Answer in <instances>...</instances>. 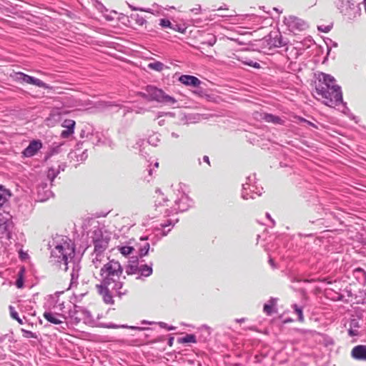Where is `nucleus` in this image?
I'll list each match as a JSON object with an SVG mask.
<instances>
[{"label": "nucleus", "instance_id": "f257e3e1", "mask_svg": "<svg viewBox=\"0 0 366 366\" xmlns=\"http://www.w3.org/2000/svg\"><path fill=\"white\" fill-rule=\"evenodd\" d=\"M74 247L73 244H71L66 241L58 244L51 251V257L54 258L55 261L57 262H62L64 266V270H67L70 267H71L72 271L70 274V286L77 284L79 274L81 269L79 262H76L74 259Z\"/></svg>", "mask_w": 366, "mask_h": 366}, {"label": "nucleus", "instance_id": "f03ea898", "mask_svg": "<svg viewBox=\"0 0 366 366\" xmlns=\"http://www.w3.org/2000/svg\"><path fill=\"white\" fill-rule=\"evenodd\" d=\"M316 92L324 99L323 102L326 105L335 107L342 104L345 107L342 100L341 87L335 84V79L332 76L322 73L319 83L316 86Z\"/></svg>", "mask_w": 366, "mask_h": 366}, {"label": "nucleus", "instance_id": "7ed1b4c3", "mask_svg": "<svg viewBox=\"0 0 366 366\" xmlns=\"http://www.w3.org/2000/svg\"><path fill=\"white\" fill-rule=\"evenodd\" d=\"M123 268L118 261L109 260L101 267L100 276L101 283L104 286H112L115 290V293L119 297L126 295L127 290L123 288L124 282L126 277L122 276Z\"/></svg>", "mask_w": 366, "mask_h": 366}, {"label": "nucleus", "instance_id": "20e7f679", "mask_svg": "<svg viewBox=\"0 0 366 366\" xmlns=\"http://www.w3.org/2000/svg\"><path fill=\"white\" fill-rule=\"evenodd\" d=\"M142 97L149 101H155L165 105L178 107L177 101L172 97L167 94L162 89L152 85L146 86Z\"/></svg>", "mask_w": 366, "mask_h": 366}, {"label": "nucleus", "instance_id": "39448f33", "mask_svg": "<svg viewBox=\"0 0 366 366\" xmlns=\"http://www.w3.org/2000/svg\"><path fill=\"white\" fill-rule=\"evenodd\" d=\"M142 97L149 101H155L165 105L178 107L177 101L172 97L167 94L162 89L152 85L146 86Z\"/></svg>", "mask_w": 366, "mask_h": 366}, {"label": "nucleus", "instance_id": "423d86ee", "mask_svg": "<svg viewBox=\"0 0 366 366\" xmlns=\"http://www.w3.org/2000/svg\"><path fill=\"white\" fill-rule=\"evenodd\" d=\"M125 272L128 275L138 274L137 279H140L142 277H147L152 274V263L139 264L137 258L131 259L125 266Z\"/></svg>", "mask_w": 366, "mask_h": 366}, {"label": "nucleus", "instance_id": "0eeeda50", "mask_svg": "<svg viewBox=\"0 0 366 366\" xmlns=\"http://www.w3.org/2000/svg\"><path fill=\"white\" fill-rule=\"evenodd\" d=\"M337 7L340 12L350 20H354L361 14L360 4L355 0H340Z\"/></svg>", "mask_w": 366, "mask_h": 366}, {"label": "nucleus", "instance_id": "6e6552de", "mask_svg": "<svg viewBox=\"0 0 366 366\" xmlns=\"http://www.w3.org/2000/svg\"><path fill=\"white\" fill-rule=\"evenodd\" d=\"M156 195L154 196V207L158 214H162L164 217H168L174 214L172 207H168V199L164 197V194L159 189L155 191Z\"/></svg>", "mask_w": 366, "mask_h": 366}, {"label": "nucleus", "instance_id": "1a4fd4ad", "mask_svg": "<svg viewBox=\"0 0 366 366\" xmlns=\"http://www.w3.org/2000/svg\"><path fill=\"white\" fill-rule=\"evenodd\" d=\"M109 237L104 236L100 228H97L93 231L92 241L94 244V252L97 253L105 254V251L108 247Z\"/></svg>", "mask_w": 366, "mask_h": 366}, {"label": "nucleus", "instance_id": "9d476101", "mask_svg": "<svg viewBox=\"0 0 366 366\" xmlns=\"http://www.w3.org/2000/svg\"><path fill=\"white\" fill-rule=\"evenodd\" d=\"M14 79L19 82L33 84L44 89L49 88V86L41 79L29 76L21 71L16 72L14 74Z\"/></svg>", "mask_w": 366, "mask_h": 366}, {"label": "nucleus", "instance_id": "9b49d317", "mask_svg": "<svg viewBox=\"0 0 366 366\" xmlns=\"http://www.w3.org/2000/svg\"><path fill=\"white\" fill-rule=\"evenodd\" d=\"M90 316V312L88 310L76 305H73L72 308L69 309V317L72 323L75 325L79 323L83 317Z\"/></svg>", "mask_w": 366, "mask_h": 366}, {"label": "nucleus", "instance_id": "f8f14e48", "mask_svg": "<svg viewBox=\"0 0 366 366\" xmlns=\"http://www.w3.org/2000/svg\"><path fill=\"white\" fill-rule=\"evenodd\" d=\"M263 188L257 185H250L249 182L242 184V197L244 199H254L262 194Z\"/></svg>", "mask_w": 366, "mask_h": 366}, {"label": "nucleus", "instance_id": "ddd939ff", "mask_svg": "<svg viewBox=\"0 0 366 366\" xmlns=\"http://www.w3.org/2000/svg\"><path fill=\"white\" fill-rule=\"evenodd\" d=\"M191 205V199L187 195L182 193L180 197L174 201V204L172 206V211L174 214L178 212H183L187 211Z\"/></svg>", "mask_w": 366, "mask_h": 366}, {"label": "nucleus", "instance_id": "4468645a", "mask_svg": "<svg viewBox=\"0 0 366 366\" xmlns=\"http://www.w3.org/2000/svg\"><path fill=\"white\" fill-rule=\"evenodd\" d=\"M284 22L292 31H302L307 26L305 21L294 16L285 18Z\"/></svg>", "mask_w": 366, "mask_h": 366}, {"label": "nucleus", "instance_id": "2eb2a0df", "mask_svg": "<svg viewBox=\"0 0 366 366\" xmlns=\"http://www.w3.org/2000/svg\"><path fill=\"white\" fill-rule=\"evenodd\" d=\"M43 316L48 322L54 325H60V327L59 328V331H64L66 329L67 323H64V326H63L62 324L64 322L59 319V317H61L66 320V317L64 315L53 313L51 312H44Z\"/></svg>", "mask_w": 366, "mask_h": 366}, {"label": "nucleus", "instance_id": "dca6fc26", "mask_svg": "<svg viewBox=\"0 0 366 366\" xmlns=\"http://www.w3.org/2000/svg\"><path fill=\"white\" fill-rule=\"evenodd\" d=\"M97 288L99 293L102 296L103 300L106 304L113 305L114 300L112 292H115V290L111 286H104L103 284L97 285Z\"/></svg>", "mask_w": 366, "mask_h": 366}, {"label": "nucleus", "instance_id": "f3484780", "mask_svg": "<svg viewBox=\"0 0 366 366\" xmlns=\"http://www.w3.org/2000/svg\"><path fill=\"white\" fill-rule=\"evenodd\" d=\"M42 142L39 139H34L29 142V144L22 152L24 157H31L37 154L42 148Z\"/></svg>", "mask_w": 366, "mask_h": 366}, {"label": "nucleus", "instance_id": "a211bd4d", "mask_svg": "<svg viewBox=\"0 0 366 366\" xmlns=\"http://www.w3.org/2000/svg\"><path fill=\"white\" fill-rule=\"evenodd\" d=\"M76 122L73 119H65L62 124V127L65 128L61 131L60 137L62 139H68L74 133Z\"/></svg>", "mask_w": 366, "mask_h": 366}, {"label": "nucleus", "instance_id": "6ab92c4d", "mask_svg": "<svg viewBox=\"0 0 366 366\" xmlns=\"http://www.w3.org/2000/svg\"><path fill=\"white\" fill-rule=\"evenodd\" d=\"M174 225V222L172 219H167L165 223L161 224L160 227L154 229L155 235L159 238L166 236Z\"/></svg>", "mask_w": 366, "mask_h": 366}, {"label": "nucleus", "instance_id": "aec40b11", "mask_svg": "<svg viewBox=\"0 0 366 366\" xmlns=\"http://www.w3.org/2000/svg\"><path fill=\"white\" fill-rule=\"evenodd\" d=\"M92 144L94 145H104L112 149L115 146L114 143L109 137H104L99 132L95 133V140L92 141Z\"/></svg>", "mask_w": 366, "mask_h": 366}, {"label": "nucleus", "instance_id": "412c9836", "mask_svg": "<svg viewBox=\"0 0 366 366\" xmlns=\"http://www.w3.org/2000/svg\"><path fill=\"white\" fill-rule=\"evenodd\" d=\"M37 193L39 197V200L43 202L48 199L52 196V192L48 188V184L46 182H41L37 187Z\"/></svg>", "mask_w": 366, "mask_h": 366}, {"label": "nucleus", "instance_id": "4be33fe9", "mask_svg": "<svg viewBox=\"0 0 366 366\" xmlns=\"http://www.w3.org/2000/svg\"><path fill=\"white\" fill-rule=\"evenodd\" d=\"M109 258L106 254L92 252V263L95 268H99L104 266L107 262Z\"/></svg>", "mask_w": 366, "mask_h": 366}, {"label": "nucleus", "instance_id": "5701e85b", "mask_svg": "<svg viewBox=\"0 0 366 366\" xmlns=\"http://www.w3.org/2000/svg\"><path fill=\"white\" fill-rule=\"evenodd\" d=\"M351 356L358 360L366 361V345H357L352 350Z\"/></svg>", "mask_w": 366, "mask_h": 366}, {"label": "nucleus", "instance_id": "b1692460", "mask_svg": "<svg viewBox=\"0 0 366 366\" xmlns=\"http://www.w3.org/2000/svg\"><path fill=\"white\" fill-rule=\"evenodd\" d=\"M179 81L184 85L198 87L201 84V81L194 76L191 75H182Z\"/></svg>", "mask_w": 366, "mask_h": 366}, {"label": "nucleus", "instance_id": "393cba45", "mask_svg": "<svg viewBox=\"0 0 366 366\" xmlns=\"http://www.w3.org/2000/svg\"><path fill=\"white\" fill-rule=\"evenodd\" d=\"M80 137L81 139H87L92 142L95 140V133H94V129L89 124H86L83 126L81 132Z\"/></svg>", "mask_w": 366, "mask_h": 366}, {"label": "nucleus", "instance_id": "a878e982", "mask_svg": "<svg viewBox=\"0 0 366 366\" xmlns=\"http://www.w3.org/2000/svg\"><path fill=\"white\" fill-rule=\"evenodd\" d=\"M11 217L9 212H0V228L4 231L9 230L12 224Z\"/></svg>", "mask_w": 366, "mask_h": 366}, {"label": "nucleus", "instance_id": "bb28decb", "mask_svg": "<svg viewBox=\"0 0 366 366\" xmlns=\"http://www.w3.org/2000/svg\"><path fill=\"white\" fill-rule=\"evenodd\" d=\"M360 327L359 321L356 319H352L350 322V328L348 329V335L350 337H355L360 335L359 329Z\"/></svg>", "mask_w": 366, "mask_h": 366}, {"label": "nucleus", "instance_id": "cd10ccee", "mask_svg": "<svg viewBox=\"0 0 366 366\" xmlns=\"http://www.w3.org/2000/svg\"><path fill=\"white\" fill-rule=\"evenodd\" d=\"M277 299L271 297L269 301L264 305L263 311L267 315H271L274 311L273 307L276 305Z\"/></svg>", "mask_w": 366, "mask_h": 366}, {"label": "nucleus", "instance_id": "c85d7f7f", "mask_svg": "<svg viewBox=\"0 0 366 366\" xmlns=\"http://www.w3.org/2000/svg\"><path fill=\"white\" fill-rule=\"evenodd\" d=\"M262 119L266 122L273 123L274 124H283L284 121L279 117L274 116L272 114L264 113L262 114Z\"/></svg>", "mask_w": 366, "mask_h": 366}, {"label": "nucleus", "instance_id": "c756f323", "mask_svg": "<svg viewBox=\"0 0 366 366\" xmlns=\"http://www.w3.org/2000/svg\"><path fill=\"white\" fill-rule=\"evenodd\" d=\"M353 275L360 283H366V272L363 269L360 267L355 269Z\"/></svg>", "mask_w": 366, "mask_h": 366}, {"label": "nucleus", "instance_id": "7c9ffc66", "mask_svg": "<svg viewBox=\"0 0 366 366\" xmlns=\"http://www.w3.org/2000/svg\"><path fill=\"white\" fill-rule=\"evenodd\" d=\"M177 342L181 344H186V343H191V342L196 343L197 338H196V336L193 334H187L184 337L178 338Z\"/></svg>", "mask_w": 366, "mask_h": 366}, {"label": "nucleus", "instance_id": "2f4dec72", "mask_svg": "<svg viewBox=\"0 0 366 366\" xmlns=\"http://www.w3.org/2000/svg\"><path fill=\"white\" fill-rule=\"evenodd\" d=\"M217 41V38L214 35L208 34L204 40L201 42V44H206L209 46H212Z\"/></svg>", "mask_w": 366, "mask_h": 366}, {"label": "nucleus", "instance_id": "473e14b6", "mask_svg": "<svg viewBox=\"0 0 366 366\" xmlns=\"http://www.w3.org/2000/svg\"><path fill=\"white\" fill-rule=\"evenodd\" d=\"M59 168H60V166H59ZM59 169L56 170L54 168H49L47 172V179L50 181L51 184H52L54 179L57 177V175L59 174Z\"/></svg>", "mask_w": 366, "mask_h": 366}, {"label": "nucleus", "instance_id": "72a5a7b5", "mask_svg": "<svg viewBox=\"0 0 366 366\" xmlns=\"http://www.w3.org/2000/svg\"><path fill=\"white\" fill-rule=\"evenodd\" d=\"M159 25L163 28H169L173 30H177L178 26L177 24H172V22L167 19H160Z\"/></svg>", "mask_w": 366, "mask_h": 366}, {"label": "nucleus", "instance_id": "f704fd0d", "mask_svg": "<svg viewBox=\"0 0 366 366\" xmlns=\"http://www.w3.org/2000/svg\"><path fill=\"white\" fill-rule=\"evenodd\" d=\"M148 67L157 71H162L164 68V64L160 61H154L149 63Z\"/></svg>", "mask_w": 366, "mask_h": 366}, {"label": "nucleus", "instance_id": "c9c22d12", "mask_svg": "<svg viewBox=\"0 0 366 366\" xmlns=\"http://www.w3.org/2000/svg\"><path fill=\"white\" fill-rule=\"evenodd\" d=\"M149 244L148 242H144L142 245L139 248V256L140 257H143L148 254L149 250Z\"/></svg>", "mask_w": 366, "mask_h": 366}, {"label": "nucleus", "instance_id": "e433bc0d", "mask_svg": "<svg viewBox=\"0 0 366 366\" xmlns=\"http://www.w3.org/2000/svg\"><path fill=\"white\" fill-rule=\"evenodd\" d=\"M292 307L294 309L295 313H297V315H298V320L300 322H303L304 316H303V312H302V308L299 307L296 304L292 305Z\"/></svg>", "mask_w": 366, "mask_h": 366}, {"label": "nucleus", "instance_id": "4c0bfd02", "mask_svg": "<svg viewBox=\"0 0 366 366\" xmlns=\"http://www.w3.org/2000/svg\"><path fill=\"white\" fill-rule=\"evenodd\" d=\"M60 114L57 112H53L50 114L49 117L46 118L47 124H49L50 122H57L60 120Z\"/></svg>", "mask_w": 366, "mask_h": 366}, {"label": "nucleus", "instance_id": "58836bf2", "mask_svg": "<svg viewBox=\"0 0 366 366\" xmlns=\"http://www.w3.org/2000/svg\"><path fill=\"white\" fill-rule=\"evenodd\" d=\"M119 250L124 256H127L132 253L134 248L131 246H122Z\"/></svg>", "mask_w": 366, "mask_h": 366}, {"label": "nucleus", "instance_id": "ea45409f", "mask_svg": "<svg viewBox=\"0 0 366 366\" xmlns=\"http://www.w3.org/2000/svg\"><path fill=\"white\" fill-rule=\"evenodd\" d=\"M9 196H10V194H9L6 190L0 191V207L5 204Z\"/></svg>", "mask_w": 366, "mask_h": 366}, {"label": "nucleus", "instance_id": "a19ab883", "mask_svg": "<svg viewBox=\"0 0 366 366\" xmlns=\"http://www.w3.org/2000/svg\"><path fill=\"white\" fill-rule=\"evenodd\" d=\"M9 309L11 317L16 320L19 324L22 325L23 320L19 317L18 312L11 306L9 307Z\"/></svg>", "mask_w": 366, "mask_h": 366}, {"label": "nucleus", "instance_id": "79ce46f5", "mask_svg": "<svg viewBox=\"0 0 366 366\" xmlns=\"http://www.w3.org/2000/svg\"><path fill=\"white\" fill-rule=\"evenodd\" d=\"M285 44H286L285 42L283 41L281 35H277L274 39V43H272V45L275 47H280L282 46H285Z\"/></svg>", "mask_w": 366, "mask_h": 366}, {"label": "nucleus", "instance_id": "37998d69", "mask_svg": "<svg viewBox=\"0 0 366 366\" xmlns=\"http://www.w3.org/2000/svg\"><path fill=\"white\" fill-rule=\"evenodd\" d=\"M21 332L23 333V337L25 338H37V335L31 331L21 329Z\"/></svg>", "mask_w": 366, "mask_h": 366}, {"label": "nucleus", "instance_id": "c03bdc74", "mask_svg": "<svg viewBox=\"0 0 366 366\" xmlns=\"http://www.w3.org/2000/svg\"><path fill=\"white\" fill-rule=\"evenodd\" d=\"M144 144V141L143 139H139L135 145L133 147L134 149H139V154H142V151L141 149V147L143 146V144Z\"/></svg>", "mask_w": 366, "mask_h": 366}, {"label": "nucleus", "instance_id": "a18cd8bd", "mask_svg": "<svg viewBox=\"0 0 366 366\" xmlns=\"http://www.w3.org/2000/svg\"><path fill=\"white\" fill-rule=\"evenodd\" d=\"M159 325L162 327V328H164V329H167V330L170 331V330H174L176 329L175 327L174 326H169L167 323L165 322H159Z\"/></svg>", "mask_w": 366, "mask_h": 366}, {"label": "nucleus", "instance_id": "49530a36", "mask_svg": "<svg viewBox=\"0 0 366 366\" xmlns=\"http://www.w3.org/2000/svg\"><path fill=\"white\" fill-rule=\"evenodd\" d=\"M332 29V26L328 25V26H318V30L320 31H322V32H325V33H327L329 32Z\"/></svg>", "mask_w": 366, "mask_h": 366}, {"label": "nucleus", "instance_id": "de8ad7c7", "mask_svg": "<svg viewBox=\"0 0 366 366\" xmlns=\"http://www.w3.org/2000/svg\"><path fill=\"white\" fill-rule=\"evenodd\" d=\"M246 182H249L250 185H256L255 184V174L249 175L247 177Z\"/></svg>", "mask_w": 366, "mask_h": 366}, {"label": "nucleus", "instance_id": "09e8293b", "mask_svg": "<svg viewBox=\"0 0 366 366\" xmlns=\"http://www.w3.org/2000/svg\"><path fill=\"white\" fill-rule=\"evenodd\" d=\"M244 64H247V65H249L250 66H252L254 68H259L260 67L259 63L254 62L252 61H245Z\"/></svg>", "mask_w": 366, "mask_h": 366}, {"label": "nucleus", "instance_id": "8fccbe9b", "mask_svg": "<svg viewBox=\"0 0 366 366\" xmlns=\"http://www.w3.org/2000/svg\"><path fill=\"white\" fill-rule=\"evenodd\" d=\"M16 285L18 288H21L24 285V281L21 277H19L16 282Z\"/></svg>", "mask_w": 366, "mask_h": 366}, {"label": "nucleus", "instance_id": "3c124183", "mask_svg": "<svg viewBox=\"0 0 366 366\" xmlns=\"http://www.w3.org/2000/svg\"><path fill=\"white\" fill-rule=\"evenodd\" d=\"M87 158V154L86 150L82 152V154L80 155V160L83 161Z\"/></svg>", "mask_w": 366, "mask_h": 366}, {"label": "nucleus", "instance_id": "603ef678", "mask_svg": "<svg viewBox=\"0 0 366 366\" xmlns=\"http://www.w3.org/2000/svg\"><path fill=\"white\" fill-rule=\"evenodd\" d=\"M301 121H302V122H304L307 123V124H309V125H310V126H312V127H316L313 123H312V122H310V121H307V120H306V119H303V118H302V119H301Z\"/></svg>", "mask_w": 366, "mask_h": 366}, {"label": "nucleus", "instance_id": "864d4df0", "mask_svg": "<svg viewBox=\"0 0 366 366\" xmlns=\"http://www.w3.org/2000/svg\"><path fill=\"white\" fill-rule=\"evenodd\" d=\"M203 161L206 163H207L209 165L210 164V162H209V157L208 156H204L203 158H202Z\"/></svg>", "mask_w": 366, "mask_h": 366}, {"label": "nucleus", "instance_id": "5fc2aeb1", "mask_svg": "<svg viewBox=\"0 0 366 366\" xmlns=\"http://www.w3.org/2000/svg\"><path fill=\"white\" fill-rule=\"evenodd\" d=\"M269 263L273 268L276 267L274 263V260L272 258H269Z\"/></svg>", "mask_w": 366, "mask_h": 366}, {"label": "nucleus", "instance_id": "6e6d98bb", "mask_svg": "<svg viewBox=\"0 0 366 366\" xmlns=\"http://www.w3.org/2000/svg\"><path fill=\"white\" fill-rule=\"evenodd\" d=\"M56 307H59V310L60 311H62L63 310V308H64V302H61V303H59Z\"/></svg>", "mask_w": 366, "mask_h": 366}, {"label": "nucleus", "instance_id": "4d7b16f0", "mask_svg": "<svg viewBox=\"0 0 366 366\" xmlns=\"http://www.w3.org/2000/svg\"><path fill=\"white\" fill-rule=\"evenodd\" d=\"M174 337H171L168 340V345L172 346L173 345Z\"/></svg>", "mask_w": 366, "mask_h": 366}, {"label": "nucleus", "instance_id": "13d9d810", "mask_svg": "<svg viewBox=\"0 0 366 366\" xmlns=\"http://www.w3.org/2000/svg\"><path fill=\"white\" fill-rule=\"evenodd\" d=\"M106 327H107V328H117V326L115 325H113V324H109V325H107Z\"/></svg>", "mask_w": 366, "mask_h": 366}, {"label": "nucleus", "instance_id": "bf43d9fd", "mask_svg": "<svg viewBox=\"0 0 366 366\" xmlns=\"http://www.w3.org/2000/svg\"><path fill=\"white\" fill-rule=\"evenodd\" d=\"M362 303L366 304V291L364 292V297L362 300Z\"/></svg>", "mask_w": 366, "mask_h": 366}, {"label": "nucleus", "instance_id": "052dcab7", "mask_svg": "<svg viewBox=\"0 0 366 366\" xmlns=\"http://www.w3.org/2000/svg\"><path fill=\"white\" fill-rule=\"evenodd\" d=\"M334 344V342L332 339H329L327 342V345H333Z\"/></svg>", "mask_w": 366, "mask_h": 366}, {"label": "nucleus", "instance_id": "680f3d73", "mask_svg": "<svg viewBox=\"0 0 366 366\" xmlns=\"http://www.w3.org/2000/svg\"><path fill=\"white\" fill-rule=\"evenodd\" d=\"M244 320H245L244 318H241V319H237L236 322H244Z\"/></svg>", "mask_w": 366, "mask_h": 366}, {"label": "nucleus", "instance_id": "e2e57ef3", "mask_svg": "<svg viewBox=\"0 0 366 366\" xmlns=\"http://www.w3.org/2000/svg\"><path fill=\"white\" fill-rule=\"evenodd\" d=\"M266 216H267V217L268 219H269L272 221V222L273 224L274 223V220L271 219V217H270V215H269V213H267V214H266Z\"/></svg>", "mask_w": 366, "mask_h": 366}, {"label": "nucleus", "instance_id": "0e129e2a", "mask_svg": "<svg viewBox=\"0 0 366 366\" xmlns=\"http://www.w3.org/2000/svg\"><path fill=\"white\" fill-rule=\"evenodd\" d=\"M172 136L173 137H174V138H177V137H179V135H178L177 134L174 133V132H172Z\"/></svg>", "mask_w": 366, "mask_h": 366}, {"label": "nucleus", "instance_id": "69168bd1", "mask_svg": "<svg viewBox=\"0 0 366 366\" xmlns=\"http://www.w3.org/2000/svg\"><path fill=\"white\" fill-rule=\"evenodd\" d=\"M158 124H159L160 126H162V125H164V120H160V121L158 122Z\"/></svg>", "mask_w": 366, "mask_h": 366}, {"label": "nucleus", "instance_id": "338daca9", "mask_svg": "<svg viewBox=\"0 0 366 366\" xmlns=\"http://www.w3.org/2000/svg\"><path fill=\"white\" fill-rule=\"evenodd\" d=\"M141 239L142 241H145V240L148 239V237H141V239Z\"/></svg>", "mask_w": 366, "mask_h": 366}, {"label": "nucleus", "instance_id": "774afa93", "mask_svg": "<svg viewBox=\"0 0 366 366\" xmlns=\"http://www.w3.org/2000/svg\"><path fill=\"white\" fill-rule=\"evenodd\" d=\"M148 172H149V175H152V169H149L148 170Z\"/></svg>", "mask_w": 366, "mask_h": 366}]
</instances>
